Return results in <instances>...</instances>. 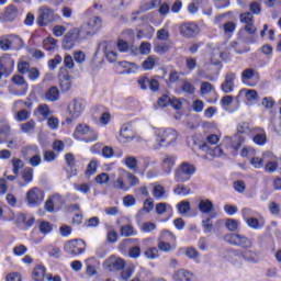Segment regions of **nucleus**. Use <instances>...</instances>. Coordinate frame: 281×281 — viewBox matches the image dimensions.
<instances>
[{
    "instance_id": "nucleus-50",
    "label": "nucleus",
    "mask_w": 281,
    "mask_h": 281,
    "mask_svg": "<svg viewBox=\"0 0 281 281\" xmlns=\"http://www.w3.org/2000/svg\"><path fill=\"white\" fill-rule=\"evenodd\" d=\"M156 38L158 41L168 42L170 40V32L166 27L160 29L156 33Z\"/></svg>"
},
{
    "instance_id": "nucleus-28",
    "label": "nucleus",
    "mask_w": 281,
    "mask_h": 281,
    "mask_svg": "<svg viewBox=\"0 0 281 281\" xmlns=\"http://www.w3.org/2000/svg\"><path fill=\"white\" fill-rule=\"evenodd\" d=\"M65 161L70 169V177H76L78 175V170L76 169V156L74 154L69 153L65 155Z\"/></svg>"
},
{
    "instance_id": "nucleus-59",
    "label": "nucleus",
    "mask_w": 281,
    "mask_h": 281,
    "mask_svg": "<svg viewBox=\"0 0 281 281\" xmlns=\"http://www.w3.org/2000/svg\"><path fill=\"white\" fill-rule=\"evenodd\" d=\"M237 132L239 133V135H247L251 133V127H249V123L241 122L237 125Z\"/></svg>"
},
{
    "instance_id": "nucleus-3",
    "label": "nucleus",
    "mask_w": 281,
    "mask_h": 281,
    "mask_svg": "<svg viewBox=\"0 0 281 281\" xmlns=\"http://www.w3.org/2000/svg\"><path fill=\"white\" fill-rule=\"evenodd\" d=\"M58 19H60V15L56 14V11H54V9L44 5L38 9L36 23L37 25H40V27H45L49 25V23L58 21Z\"/></svg>"
},
{
    "instance_id": "nucleus-48",
    "label": "nucleus",
    "mask_w": 281,
    "mask_h": 281,
    "mask_svg": "<svg viewBox=\"0 0 281 281\" xmlns=\"http://www.w3.org/2000/svg\"><path fill=\"white\" fill-rule=\"evenodd\" d=\"M168 49H170V43L168 42L157 43L154 47V52H156V54H166Z\"/></svg>"
},
{
    "instance_id": "nucleus-10",
    "label": "nucleus",
    "mask_w": 281,
    "mask_h": 281,
    "mask_svg": "<svg viewBox=\"0 0 281 281\" xmlns=\"http://www.w3.org/2000/svg\"><path fill=\"white\" fill-rule=\"evenodd\" d=\"M111 184L114 190H122L123 192H128L131 190V187L126 183V170L125 169H119V175L115 178V175L112 173L111 176Z\"/></svg>"
},
{
    "instance_id": "nucleus-26",
    "label": "nucleus",
    "mask_w": 281,
    "mask_h": 281,
    "mask_svg": "<svg viewBox=\"0 0 281 281\" xmlns=\"http://www.w3.org/2000/svg\"><path fill=\"white\" fill-rule=\"evenodd\" d=\"M243 258L246 262L258 265V262H260V252H258V250H245L243 252Z\"/></svg>"
},
{
    "instance_id": "nucleus-24",
    "label": "nucleus",
    "mask_w": 281,
    "mask_h": 281,
    "mask_svg": "<svg viewBox=\"0 0 281 281\" xmlns=\"http://www.w3.org/2000/svg\"><path fill=\"white\" fill-rule=\"evenodd\" d=\"M234 80H236V75L234 72L226 75L224 82L221 85V89L224 93L234 92Z\"/></svg>"
},
{
    "instance_id": "nucleus-17",
    "label": "nucleus",
    "mask_w": 281,
    "mask_h": 281,
    "mask_svg": "<svg viewBox=\"0 0 281 281\" xmlns=\"http://www.w3.org/2000/svg\"><path fill=\"white\" fill-rule=\"evenodd\" d=\"M124 259L117 258L115 256H111L109 259L105 260L104 267L109 271H120L124 269Z\"/></svg>"
},
{
    "instance_id": "nucleus-60",
    "label": "nucleus",
    "mask_w": 281,
    "mask_h": 281,
    "mask_svg": "<svg viewBox=\"0 0 281 281\" xmlns=\"http://www.w3.org/2000/svg\"><path fill=\"white\" fill-rule=\"evenodd\" d=\"M179 214L186 215L188 212H190V202L188 201H181L177 205Z\"/></svg>"
},
{
    "instance_id": "nucleus-58",
    "label": "nucleus",
    "mask_w": 281,
    "mask_h": 281,
    "mask_svg": "<svg viewBox=\"0 0 281 281\" xmlns=\"http://www.w3.org/2000/svg\"><path fill=\"white\" fill-rule=\"evenodd\" d=\"M157 229V224L153 222H146L140 225V231L145 234H150V232H155Z\"/></svg>"
},
{
    "instance_id": "nucleus-49",
    "label": "nucleus",
    "mask_w": 281,
    "mask_h": 281,
    "mask_svg": "<svg viewBox=\"0 0 281 281\" xmlns=\"http://www.w3.org/2000/svg\"><path fill=\"white\" fill-rule=\"evenodd\" d=\"M15 122H25L30 120V112L27 110H20L14 114Z\"/></svg>"
},
{
    "instance_id": "nucleus-11",
    "label": "nucleus",
    "mask_w": 281,
    "mask_h": 281,
    "mask_svg": "<svg viewBox=\"0 0 281 281\" xmlns=\"http://www.w3.org/2000/svg\"><path fill=\"white\" fill-rule=\"evenodd\" d=\"M44 199L45 193L38 188H32L26 193V203L30 207H38Z\"/></svg>"
},
{
    "instance_id": "nucleus-56",
    "label": "nucleus",
    "mask_w": 281,
    "mask_h": 281,
    "mask_svg": "<svg viewBox=\"0 0 281 281\" xmlns=\"http://www.w3.org/2000/svg\"><path fill=\"white\" fill-rule=\"evenodd\" d=\"M255 76H258V71L254 68H247L241 72L243 80H251Z\"/></svg>"
},
{
    "instance_id": "nucleus-44",
    "label": "nucleus",
    "mask_w": 281,
    "mask_h": 281,
    "mask_svg": "<svg viewBox=\"0 0 281 281\" xmlns=\"http://www.w3.org/2000/svg\"><path fill=\"white\" fill-rule=\"evenodd\" d=\"M144 256L148 260H155L159 258V249H157V247H149L144 251Z\"/></svg>"
},
{
    "instance_id": "nucleus-37",
    "label": "nucleus",
    "mask_w": 281,
    "mask_h": 281,
    "mask_svg": "<svg viewBox=\"0 0 281 281\" xmlns=\"http://www.w3.org/2000/svg\"><path fill=\"white\" fill-rule=\"evenodd\" d=\"M155 65H157V57L149 56L143 61L142 67L145 71H150L155 69Z\"/></svg>"
},
{
    "instance_id": "nucleus-45",
    "label": "nucleus",
    "mask_w": 281,
    "mask_h": 281,
    "mask_svg": "<svg viewBox=\"0 0 281 281\" xmlns=\"http://www.w3.org/2000/svg\"><path fill=\"white\" fill-rule=\"evenodd\" d=\"M21 104H23L24 106H26V109H32L33 106V102L31 99H27L26 101H23V100H16L13 102V105H12V111L16 112L19 111V106H21Z\"/></svg>"
},
{
    "instance_id": "nucleus-41",
    "label": "nucleus",
    "mask_w": 281,
    "mask_h": 281,
    "mask_svg": "<svg viewBox=\"0 0 281 281\" xmlns=\"http://www.w3.org/2000/svg\"><path fill=\"white\" fill-rule=\"evenodd\" d=\"M225 227L228 229V232H238L240 227V221L228 218L225 222Z\"/></svg>"
},
{
    "instance_id": "nucleus-54",
    "label": "nucleus",
    "mask_w": 281,
    "mask_h": 281,
    "mask_svg": "<svg viewBox=\"0 0 281 281\" xmlns=\"http://www.w3.org/2000/svg\"><path fill=\"white\" fill-rule=\"evenodd\" d=\"M223 30H224V34H226V36H232V34H234V32H236V23L228 21L223 24Z\"/></svg>"
},
{
    "instance_id": "nucleus-4",
    "label": "nucleus",
    "mask_w": 281,
    "mask_h": 281,
    "mask_svg": "<svg viewBox=\"0 0 281 281\" xmlns=\"http://www.w3.org/2000/svg\"><path fill=\"white\" fill-rule=\"evenodd\" d=\"M0 49H2V52L23 49V40L14 34L2 35L0 36Z\"/></svg>"
},
{
    "instance_id": "nucleus-12",
    "label": "nucleus",
    "mask_w": 281,
    "mask_h": 281,
    "mask_svg": "<svg viewBox=\"0 0 281 281\" xmlns=\"http://www.w3.org/2000/svg\"><path fill=\"white\" fill-rule=\"evenodd\" d=\"M175 240H177V237H175L172 233L162 231L158 243V249L165 252L172 251V245H170V243H175Z\"/></svg>"
},
{
    "instance_id": "nucleus-19",
    "label": "nucleus",
    "mask_w": 281,
    "mask_h": 281,
    "mask_svg": "<svg viewBox=\"0 0 281 281\" xmlns=\"http://www.w3.org/2000/svg\"><path fill=\"white\" fill-rule=\"evenodd\" d=\"M0 70L5 75L10 76L14 71V59L9 55L0 57Z\"/></svg>"
},
{
    "instance_id": "nucleus-13",
    "label": "nucleus",
    "mask_w": 281,
    "mask_h": 281,
    "mask_svg": "<svg viewBox=\"0 0 281 281\" xmlns=\"http://www.w3.org/2000/svg\"><path fill=\"white\" fill-rule=\"evenodd\" d=\"M102 52L109 63H115L117 60V52L113 48V44L109 42H102L99 44L97 54Z\"/></svg>"
},
{
    "instance_id": "nucleus-57",
    "label": "nucleus",
    "mask_w": 281,
    "mask_h": 281,
    "mask_svg": "<svg viewBox=\"0 0 281 281\" xmlns=\"http://www.w3.org/2000/svg\"><path fill=\"white\" fill-rule=\"evenodd\" d=\"M154 207H155V200H153V198H147L143 203L142 210H144L146 214H150Z\"/></svg>"
},
{
    "instance_id": "nucleus-33",
    "label": "nucleus",
    "mask_w": 281,
    "mask_h": 281,
    "mask_svg": "<svg viewBox=\"0 0 281 281\" xmlns=\"http://www.w3.org/2000/svg\"><path fill=\"white\" fill-rule=\"evenodd\" d=\"M159 5H161V0H145L139 10L148 12V10H154V8H159Z\"/></svg>"
},
{
    "instance_id": "nucleus-52",
    "label": "nucleus",
    "mask_w": 281,
    "mask_h": 281,
    "mask_svg": "<svg viewBox=\"0 0 281 281\" xmlns=\"http://www.w3.org/2000/svg\"><path fill=\"white\" fill-rule=\"evenodd\" d=\"M240 23H245V25L254 24V13L245 12L239 15Z\"/></svg>"
},
{
    "instance_id": "nucleus-7",
    "label": "nucleus",
    "mask_w": 281,
    "mask_h": 281,
    "mask_svg": "<svg viewBox=\"0 0 281 281\" xmlns=\"http://www.w3.org/2000/svg\"><path fill=\"white\" fill-rule=\"evenodd\" d=\"M72 135L75 139H80V137L88 136L87 138H85V142L87 143L95 142L98 139V134H95V132H93L91 127H89V125L85 123H79L76 126Z\"/></svg>"
},
{
    "instance_id": "nucleus-40",
    "label": "nucleus",
    "mask_w": 281,
    "mask_h": 281,
    "mask_svg": "<svg viewBox=\"0 0 281 281\" xmlns=\"http://www.w3.org/2000/svg\"><path fill=\"white\" fill-rule=\"evenodd\" d=\"M20 128L22 131V133H34L35 128H36V122L34 120H30L26 123H22L20 125Z\"/></svg>"
},
{
    "instance_id": "nucleus-20",
    "label": "nucleus",
    "mask_w": 281,
    "mask_h": 281,
    "mask_svg": "<svg viewBox=\"0 0 281 281\" xmlns=\"http://www.w3.org/2000/svg\"><path fill=\"white\" fill-rule=\"evenodd\" d=\"M173 281H196V276L189 270L180 269L173 272Z\"/></svg>"
},
{
    "instance_id": "nucleus-63",
    "label": "nucleus",
    "mask_w": 281,
    "mask_h": 281,
    "mask_svg": "<svg viewBox=\"0 0 281 281\" xmlns=\"http://www.w3.org/2000/svg\"><path fill=\"white\" fill-rule=\"evenodd\" d=\"M74 60L78 65H82V63H85V60H87V55H85V52H82V50H76L74 53Z\"/></svg>"
},
{
    "instance_id": "nucleus-6",
    "label": "nucleus",
    "mask_w": 281,
    "mask_h": 281,
    "mask_svg": "<svg viewBox=\"0 0 281 281\" xmlns=\"http://www.w3.org/2000/svg\"><path fill=\"white\" fill-rule=\"evenodd\" d=\"M224 240L229 245L240 247L241 249H251V247H254V240L238 233L225 235Z\"/></svg>"
},
{
    "instance_id": "nucleus-32",
    "label": "nucleus",
    "mask_w": 281,
    "mask_h": 281,
    "mask_svg": "<svg viewBox=\"0 0 281 281\" xmlns=\"http://www.w3.org/2000/svg\"><path fill=\"white\" fill-rule=\"evenodd\" d=\"M45 98L48 102H56L60 100V91L54 86L46 91Z\"/></svg>"
},
{
    "instance_id": "nucleus-9",
    "label": "nucleus",
    "mask_w": 281,
    "mask_h": 281,
    "mask_svg": "<svg viewBox=\"0 0 281 281\" xmlns=\"http://www.w3.org/2000/svg\"><path fill=\"white\" fill-rule=\"evenodd\" d=\"M11 82L15 85V87H22V89L20 90H9V93H11V95H15L16 98H23V95H27L30 85H27L25 77L21 75H14L11 78Z\"/></svg>"
},
{
    "instance_id": "nucleus-22",
    "label": "nucleus",
    "mask_w": 281,
    "mask_h": 281,
    "mask_svg": "<svg viewBox=\"0 0 281 281\" xmlns=\"http://www.w3.org/2000/svg\"><path fill=\"white\" fill-rule=\"evenodd\" d=\"M87 34H95L102 27V20L99 16L91 18L83 26Z\"/></svg>"
},
{
    "instance_id": "nucleus-43",
    "label": "nucleus",
    "mask_w": 281,
    "mask_h": 281,
    "mask_svg": "<svg viewBox=\"0 0 281 281\" xmlns=\"http://www.w3.org/2000/svg\"><path fill=\"white\" fill-rule=\"evenodd\" d=\"M43 47L46 52H54L57 47L56 40L54 37H46L43 41Z\"/></svg>"
},
{
    "instance_id": "nucleus-29",
    "label": "nucleus",
    "mask_w": 281,
    "mask_h": 281,
    "mask_svg": "<svg viewBox=\"0 0 281 281\" xmlns=\"http://www.w3.org/2000/svg\"><path fill=\"white\" fill-rule=\"evenodd\" d=\"M153 187L151 194L154 199L157 201H162V199H166V188L161 184H150Z\"/></svg>"
},
{
    "instance_id": "nucleus-42",
    "label": "nucleus",
    "mask_w": 281,
    "mask_h": 281,
    "mask_svg": "<svg viewBox=\"0 0 281 281\" xmlns=\"http://www.w3.org/2000/svg\"><path fill=\"white\" fill-rule=\"evenodd\" d=\"M22 179L25 182V186H27V183H32L33 179H34V169L27 167L22 171Z\"/></svg>"
},
{
    "instance_id": "nucleus-30",
    "label": "nucleus",
    "mask_w": 281,
    "mask_h": 281,
    "mask_svg": "<svg viewBox=\"0 0 281 281\" xmlns=\"http://www.w3.org/2000/svg\"><path fill=\"white\" fill-rule=\"evenodd\" d=\"M59 86L61 91H69L71 89V76L67 72L59 75Z\"/></svg>"
},
{
    "instance_id": "nucleus-18",
    "label": "nucleus",
    "mask_w": 281,
    "mask_h": 281,
    "mask_svg": "<svg viewBox=\"0 0 281 281\" xmlns=\"http://www.w3.org/2000/svg\"><path fill=\"white\" fill-rule=\"evenodd\" d=\"M80 31L78 29H72L69 31L63 40V49H71L76 45V38H78Z\"/></svg>"
},
{
    "instance_id": "nucleus-31",
    "label": "nucleus",
    "mask_w": 281,
    "mask_h": 281,
    "mask_svg": "<svg viewBox=\"0 0 281 281\" xmlns=\"http://www.w3.org/2000/svg\"><path fill=\"white\" fill-rule=\"evenodd\" d=\"M12 135V127H10L9 123L0 124V144H3L8 137Z\"/></svg>"
},
{
    "instance_id": "nucleus-25",
    "label": "nucleus",
    "mask_w": 281,
    "mask_h": 281,
    "mask_svg": "<svg viewBox=\"0 0 281 281\" xmlns=\"http://www.w3.org/2000/svg\"><path fill=\"white\" fill-rule=\"evenodd\" d=\"M16 16H19V9L14 4L8 5L3 13V19L12 23V21H16Z\"/></svg>"
},
{
    "instance_id": "nucleus-55",
    "label": "nucleus",
    "mask_w": 281,
    "mask_h": 281,
    "mask_svg": "<svg viewBox=\"0 0 281 281\" xmlns=\"http://www.w3.org/2000/svg\"><path fill=\"white\" fill-rule=\"evenodd\" d=\"M182 251H184V256H187V258H190L191 260H196V258H199V251H196V249L194 248H182L179 250V254H182Z\"/></svg>"
},
{
    "instance_id": "nucleus-53",
    "label": "nucleus",
    "mask_w": 281,
    "mask_h": 281,
    "mask_svg": "<svg viewBox=\"0 0 281 281\" xmlns=\"http://www.w3.org/2000/svg\"><path fill=\"white\" fill-rule=\"evenodd\" d=\"M153 45L148 42H143L139 46L138 49H136L135 54H137L139 52V54H142V56H148V54H150V49H151Z\"/></svg>"
},
{
    "instance_id": "nucleus-39",
    "label": "nucleus",
    "mask_w": 281,
    "mask_h": 281,
    "mask_svg": "<svg viewBox=\"0 0 281 281\" xmlns=\"http://www.w3.org/2000/svg\"><path fill=\"white\" fill-rule=\"evenodd\" d=\"M121 236L124 238H130V236H137V231L131 225L121 226Z\"/></svg>"
},
{
    "instance_id": "nucleus-1",
    "label": "nucleus",
    "mask_w": 281,
    "mask_h": 281,
    "mask_svg": "<svg viewBox=\"0 0 281 281\" xmlns=\"http://www.w3.org/2000/svg\"><path fill=\"white\" fill-rule=\"evenodd\" d=\"M155 135V150H159V148H168L170 146H175L177 144V139H179V133L175 128H158L154 133Z\"/></svg>"
},
{
    "instance_id": "nucleus-51",
    "label": "nucleus",
    "mask_w": 281,
    "mask_h": 281,
    "mask_svg": "<svg viewBox=\"0 0 281 281\" xmlns=\"http://www.w3.org/2000/svg\"><path fill=\"white\" fill-rule=\"evenodd\" d=\"M11 164L13 166V175H19V172H21V170H23V166H25L23 164V160L20 158H12Z\"/></svg>"
},
{
    "instance_id": "nucleus-38",
    "label": "nucleus",
    "mask_w": 281,
    "mask_h": 281,
    "mask_svg": "<svg viewBox=\"0 0 281 281\" xmlns=\"http://www.w3.org/2000/svg\"><path fill=\"white\" fill-rule=\"evenodd\" d=\"M45 267L36 266L33 270V280L35 281H44L45 280Z\"/></svg>"
},
{
    "instance_id": "nucleus-23",
    "label": "nucleus",
    "mask_w": 281,
    "mask_h": 281,
    "mask_svg": "<svg viewBox=\"0 0 281 281\" xmlns=\"http://www.w3.org/2000/svg\"><path fill=\"white\" fill-rule=\"evenodd\" d=\"M120 139L121 142H131L135 139V131H133V126L124 124L120 130Z\"/></svg>"
},
{
    "instance_id": "nucleus-61",
    "label": "nucleus",
    "mask_w": 281,
    "mask_h": 281,
    "mask_svg": "<svg viewBox=\"0 0 281 281\" xmlns=\"http://www.w3.org/2000/svg\"><path fill=\"white\" fill-rule=\"evenodd\" d=\"M95 172H98V160L97 159H92L90 160L87 170H86V175H95Z\"/></svg>"
},
{
    "instance_id": "nucleus-21",
    "label": "nucleus",
    "mask_w": 281,
    "mask_h": 281,
    "mask_svg": "<svg viewBox=\"0 0 281 281\" xmlns=\"http://www.w3.org/2000/svg\"><path fill=\"white\" fill-rule=\"evenodd\" d=\"M60 205H63V196L55 194L45 202L44 210L46 212H54Z\"/></svg>"
},
{
    "instance_id": "nucleus-27",
    "label": "nucleus",
    "mask_w": 281,
    "mask_h": 281,
    "mask_svg": "<svg viewBox=\"0 0 281 281\" xmlns=\"http://www.w3.org/2000/svg\"><path fill=\"white\" fill-rule=\"evenodd\" d=\"M200 149H202L203 153H206L211 157H223V148H221V146H216L215 148L212 149L206 143H203L200 146Z\"/></svg>"
},
{
    "instance_id": "nucleus-5",
    "label": "nucleus",
    "mask_w": 281,
    "mask_h": 281,
    "mask_svg": "<svg viewBox=\"0 0 281 281\" xmlns=\"http://www.w3.org/2000/svg\"><path fill=\"white\" fill-rule=\"evenodd\" d=\"M196 172V167L189 162H182L175 170V181L178 183H186V181H190L192 175Z\"/></svg>"
},
{
    "instance_id": "nucleus-14",
    "label": "nucleus",
    "mask_w": 281,
    "mask_h": 281,
    "mask_svg": "<svg viewBox=\"0 0 281 281\" xmlns=\"http://www.w3.org/2000/svg\"><path fill=\"white\" fill-rule=\"evenodd\" d=\"M241 216L250 229H262V227H265V223L256 217H251L250 209H243Z\"/></svg>"
},
{
    "instance_id": "nucleus-34",
    "label": "nucleus",
    "mask_w": 281,
    "mask_h": 281,
    "mask_svg": "<svg viewBox=\"0 0 281 281\" xmlns=\"http://www.w3.org/2000/svg\"><path fill=\"white\" fill-rule=\"evenodd\" d=\"M198 207L202 214H210V212H214V204L210 200L200 201Z\"/></svg>"
},
{
    "instance_id": "nucleus-46",
    "label": "nucleus",
    "mask_w": 281,
    "mask_h": 281,
    "mask_svg": "<svg viewBox=\"0 0 281 281\" xmlns=\"http://www.w3.org/2000/svg\"><path fill=\"white\" fill-rule=\"evenodd\" d=\"M123 162L126 166V168H128V170H137V158L133 156H127L125 157Z\"/></svg>"
},
{
    "instance_id": "nucleus-47",
    "label": "nucleus",
    "mask_w": 281,
    "mask_h": 281,
    "mask_svg": "<svg viewBox=\"0 0 281 281\" xmlns=\"http://www.w3.org/2000/svg\"><path fill=\"white\" fill-rule=\"evenodd\" d=\"M190 192L191 189L186 187L184 184H178L177 188L173 190V194H177V196H188Z\"/></svg>"
},
{
    "instance_id": "nucleus-15",
    "label": "nucleus",
    "mask_w": 281,
    "mask_h": 281,
    "mask_svg": "<svg viewBox=\"0 0 281 281\" xmlns=\"http://www.w3.org/2000/svg\"><path fill=\"white\" fill-rule=\"evenodd\" d=\"M161 170L165 175H170L175 166H177V156L172 154H167L161 159Z\"/></svg>"
},
{
    "instance_id": "nucleus-2",
    "label": "nucleus",
    "mask_w": 281,
    "mask_h": 281,
    "mask_svg": "<svg viewBox=\"0 0 281 281\" xmlns=\"http://www.w3.org/2000/svg\"><path fill=\"white\" fill-rule=\"evenodd\" d=\"M85 109H87V103L85 100L76 98L72 99L67 106V117L65 120L66 124H74L78 117L82 116L85 113Z\"/></svg>"
},
{
    "instance_id": "nucleus-35",
    "label": "nucleus",
    "mask_w": 281,
    "mask_h": 281,
    "mask_svg": "<svg viewBox=\"0 0 281 281\" xmlns=\"http://www.w3.org/2000/svg\"><path fill=\"white\" fill-rule=\"evenodd\" d=\"M243 93L245 94L248 104H254V102L258 100V92H256V90L243 89L239 91V95H243Z\"/></svg>"
},
{
    "instance_id": "nucleus-64",
    "label": "nucleus",
    "mask_w": 281,
    "mask_h": 281,
    "mask_svg": "<svg viewBox=\"0 0 281 281\" xmlns=\"http://www.w3.org/2000/svg\"><path fill=\"white\" fill-rule=\"evenodd\" d=\"M54 228L52 227V224L49 222H41L40 223V232L41 234H52V231Z\"/></svg>"
},
{
    "instance_id": "nucleus-16",
    "label": "nucleus",
    "mask_w": 281,
    "mask_h": 281,
    "mask_svg": "<svg viewBox=\"0 0 281 281\" xmlns=\"http://www.w3.org/2000/svg\"><path fill=\"white\" fill-rule=\"evenodd\" d=\"M180 34L186 36V38H193L199 34V25L194 22H188L180 26Z\"/></svg>"
},
{
    "instance_id": "nucleus-8",
    "label": "nucleus",
    "mask_w": 281,
    "mask_h": 281,
    "mask_svg": "<svg viewBox=\"0 0 281 281\" xmlns=\"http://www.w3.org/2000/svg\"><path fill=\"white\" fill-rule=\"evenodd\" d=\"M87 244L82 239L68 240L64 245V250L66 254H69V256H80L85 254Z\"/></svg>"
},
{
    "instance_id": "nucleus-62",
    "label": "nucleus",
    "mask_w": 281,
    "mask_h": 281,
    "mask_svg": "<svg viewBox=\"0 0 281 281\" xmlns=\"http://www.w3.org/2000/svg\"><path fill=\"white\" fill-rule=\"evenodd\" d=\"M142 256V248L139 246H134L128 249V257L133 260H137Z\"/></svg>"
},
{
    "instance_id": "nucleus-36",
    "label": "nucleus",
    "mask_w": 281,
    "mask_h": 281,
    "mask_svg": "<svg viewBox=\"0 0 281 281\" xmlns=\"http://www.w3.org/2000/svg\"><path fill=\"white\" fill-rule=\"evenodd\" d=\"M267 157H272V154L271 153H266V154H263L262 158L252 156L251 159H250V164H251V166H254V168L260 169V168H262L263 162L267 159Z\"/></svg>"
}]
</instances>
